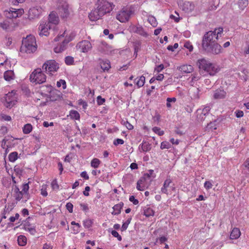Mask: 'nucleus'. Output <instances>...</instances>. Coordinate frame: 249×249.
Returning <instances> with one entry per match:
<instances>
[{
  "instance_id": "15",
  "label": "nucleus",
  "mask_w": 249,
  "mask_h": 249,
  "mask_svg": "<svg viewBox=\"0 0 249 249\" xmlns=\"http://www.w3.org/2000/svg\"><path fill=\"white\" fill-rule=\"evenodd\" d=\"M226 94L223 89H218L214 91L213 98L215 100L223 99L226 98Z\"/></svg>"
},
{
  "instance_id": "29",
  "label": "nucleus",
  "mask_w": 249,
  "mask_h": 249,
  "mask_svg": "<svg viewBox=\"0 0 249 249\" xmlns=\"http://www.w3.org/2000/svg\"><path fill=\"white\" fill-rule=\"evenodd\" d=\"M145 78L143 76H141L138 79L137 78L135 79L136 84L138 88L142 87L145 83Z\"/></svg>"
},
{
  "instance_id": "5",
  "label": "nucleus",
  "mask_w": 249,
  "mask_h": 249,
  "mask_svg": "<svg viewBox=\"0 0 249 249\" xmlns=\"http://www.w3.org/2000/svg\"><path fill=\"white\" fill-rule=\"evenodd\" d=\"M32 83L35 84H42L46 81V76L42 72L41 69L38 68L34 71L30 76Z\"/></svg>"
},
{
  "instance_id": "44",
  "label": "nucleus",
  "mask_w": 249,
  "mask_h": 249,
  "mask_svg": "<svg viewBox=\"0 0 249 249\" xmlns=\"http://www.w3.org/2000/svg\"><path fill=\"white\" fill-rule=\"evenodd\" d=\"M65 63L67 65H71L74 62V59L73 58L70 56H68L66 57L65 60Z\"/></svg>"
},
{
  "instance_id": "27",
  "label": "nucleus",
  "mask_w": 249,
  "mask_h": 249,
  "mask_svg": "<svg viewBox=\"0 0 249 249\" xmlns=\"http://www.w3.org/2000/svg\"><path fill=\"white\" fill-rule=\"evenodd\" d=\"M140 146H141L142 151L145 152L150 151L151 149V144L145 141H143L142 143L140 145L139 148H140Z\"/></svg>"
},
{
  "instance_id": "17",
  "label": "nucleus",
  "mask_w": 249,
  "mask_h": 249,
  "mask_svg": "<svg viewBox=\"0 0 249 249\" xmlns=\"http://www.w3.org/2000/svg\"><path fill=\"white\" fill-rule=\"evenodd\" d=\"M69 41L70 40L64 39L60 45L54 48V52L56 53H60L64 51L66 49L67 45Z\"/></svg>"
},
{
  "instance_id": "32",
  "label": "nucleus",
  "mask_w": 249,
  "mask_h": 249,
  "mask_svg": "<svg viewBox=\"0 0 249 249\" xmlns=\"http://www.w3.org/2000/svg\"><path fill=\"white\" fill-rule=\"evenodd\" d=\"M70 116L72 119L79 120L80 119V114L76 110H71L70 112Z\"/></svg>"
},
{
  "instance_id": "42",
  "label": "nucleus",
  "mask_w": 249,
  "mask_h": 249,
  "mask_svg": "<svg viewBox=\"0 0 249 249\" xmlns=\"http://www.w3.org/2000/svg\"><path fill=\"white\" fill-rule=\"evenodd\" d=\"M153 131L156 133L158 134L159 136H162L164 134V131L161 130L160 128L158 127H154L152 128Z\"/></svg>"
},
{
  "instance_id": "18",
  "label": "nucleus",
  "mask_w": 249,
  "mask_h": 249,
  "mask_svg": "<svg viewBox=\"0 0 249 249\" xmlns=\"http://www.w3.org/2000/svg\"><path fill=\"white\" fill-rule=\"evenodd\" d=\"M177 69L184 73H191L194 71L193 67L190 65H183L178 67Z\"/></svg>"
},
{
  "instance_id": "13",
  "label": "nucleus",
  "mask_w": 249,
  "mask_h": 249,
  "mask_svg": "<svg viewBox=\"0 0 249 249\" xmlns=\"http://www.w3.org/2000/svg\"><path fill=\"white\" fill-rule=\"evenodd\" d=\"M103 16L104 13L102 11L100 12V10L96 6V8L89 14V17L90 20L96 21L101 18Z\"/></svg>"
},
{
  "instance_id": "2",
  "label": "nucleus",
  "mask_w": 249,
  "mask_h": 249,
  "mask_svg": "<svg viewBox=\"0 0 249 249\" xmlns=\"http://www.w3.org/2000/svg\"><path fill=\"white\" fill-rule=\"evenodd\" d=\"M36 39L34 36H28L23 39L20 47V52L27 53H33L36 50Z\"/></svg>"
},
{
  "instance_id": "19",
  "label": "nucleus",
  "mask_w": 249,
  "mask_h": 249,
  "mask_svg": "<svg viewBox=\"0 0 249 249\" xmlns=\"http://www.w3.org/2000/svg\"><path fill=\"white\" fill-rule=\"evenodd\" d=\"M98 50L99 52L107 54L110 52L109 46L105 42H102L98 47Z\"/></svg>"
},
{
  "instance_id": "3",
  "label": "nucleus",
  "mask_w": 249,
  "mask_h": 249,
  "mask_svg": "<svg viewBox=\"0 0 249 249\" xmlns=\"http://www.w3.org/2000/svg\"><path fill=\"white\" fill-rule=\"evenodd\" d=\"M55 8L57 14L63 19H67L70 16V9L69 5L66 0H57Z\"/></svg>"
},
{
  "instance_id": "33",
  "label": "nucleus",
  "mask_w": 249,
  "mask_h": 249,
  "mask_svg": "<svg viewBox=\"0 0 249 249\" xmlns=\"http://www.w3.org/2000/svg\"><path fill=\"white\" fill-rule=\"evenodd\" d=\"M32 125L31 124H26L23 128V132L24 134H29L32 131Z\"/></svg>"
},
{
  "instance_id": "6",
  "label": "nucleus",
  "mask_w": 249,
  "mask_h": 249,
  "mask_svg": "<svg viewBox=\"0 0 249 249\" xmlns=\"http://www.w3.org/2000/svg\"><path fill=\"white\" fill-rule=\"evenodd\" d=\"M95 6L100 10V12L102 11L104 13V15L110 13L113 9V4L106 0H98Z\"/></svg>"
},
{
  "instance_id": "53",
  "label": "nucleus",
  "mask_w": 249,
  "mask_h": 249,
  "mask_svg": "<svg viewBox=\"0 0 249 249\" xmlns=\"http://www.w3.org/2000/svg\"><path fill=\"white\" fill-rule=\"evenodd\" d=\"M92 224V222L89 219H87L84 221V226L85 227L89 228Z\"/></svg>"
},
{
  "instance_id": "12",
  "label": "nucleus",
  "mask_w": 249,
  "mask_h": 249,
  "mask_svg": "<svg viewBox=\"0 0 249 249\" xmlns=\"http://www.w3.org/2000/svg\"><path fill=\"white\" fill-rule=\"evenodd\" d=\"M42 8L40 7H33L31 8L28 12V17L30 19L37 18L42 12Z\"/></svg>"
},
{
  "instance_id": "49",
  "label": "nucleus",
  "mask_w": 249,
  "mask_h": 249,
  "mask_svg": "<svg viewBox=\"0 0 249 249\" xmlns=\"http://www.w3.org/2000/svg\"><path fill=\"white\" fill-rule=\"evenodd\" d=\"M29 187L28 183H26L23 184L22 185V193L24 194H26L29 190Z\"/></svg>"
},
{
  "instance_id": "57",
  "label": "nucleus",
  "mask_w": 249,
  "mask_h": 249,
  "mask_svg": "<svg viewBox=\"0 0 249 249\" xmlns=\"http://www.w3.org/2000/svg\"><path fill=\"white\" fill-rule=\"evenodd\" d=\"M25 0H9L10 2L14 5H18L20 3L23 2Z\"/></svg>"
},
{
  "instance_id": "64",
  "label": "nucleus",
  "mask_w": 249,
  "mask_h": 249,
  "mask_svg": "<svg viewBox=\"0 0 249 249\" xmlns=\"http://www.w3.org/2000/svg\"><path fill=\"white\" fill-rule=\"evenodd\" d=\"M164 68V66L163 64H160L159 66H157L155 68V71H157V72H159L161 71Z\"/></svg>"
},
{
  "instance_id": "43",
  "label": "nucleus",
  "mask_w": 249,
  "mask_h": 249,
  "mask_svg": "<svg viewBox=\"0 0 249 249\" xmlns=\"http://www.w3.org/2000/svg\"><path fill=\"white\" fill-rule=\"evenodd\" d=\"M131 220V218H129L122 225V231H125L127 227H128V225L129 224V223H130V221Z\"/></svg>"
},
{
  "instance_id": "51",
  "label": "nucleus",
  "mask_w": 249,
  "mask_h": 249,
  "mask_svg": "<svg viewBox=\"0 0 249 249\" xmlns=\"http://www.w3.org/2000/svg\"><path fill=\"white\" fill-rule=\"evenodd\" d=\"M51 185L53 190H58L59 189V185L57 184L56 179H54L52 181Z\"/></svg>"
},
{
  "instance_id": "52",
  "label": "nucleus",
  "mask_w": 249,
  "mask_h": 249,
  "mask_svg": "<svg viewBox=\"0 0 249 249\" xmlns=\"http://www.w3.org/2000/svg\"><path fill=\"white\" fill-rule=\"evenodd\" d=\"M23 193L18 192V194H15V197L17 201H19L23 197Z\"/></svg>"
},
{
  "instance_id": "40",
  "label": "nucleus",
  "mask_w": 249,
  "mask_h": 249,
  "mask_svg": "<svg viewBox=\"0 0 249 249\" xmlns=\"http://www.w3.org/2000/svg\"><path fill=\"white\" fill-rule=\"evenodd\" d=\"M150 178V176L148 174H144V176L141 178L138 181V182L143 184L146 179Z\"/></svg>"
},
{
  "instance_id": "39",
  "label": "nucleus",
  "mask_w": 249,
  "mask_h": 249,
  "mask_svg": "<svg viewBox=\"0 0 249 249\" xmlns=\"http://www.w3.org/2000/svg\"><path fill=\"white\" fill-rule=\"evenodd\" d=\"M148 21L153 27H156L157 25V22L156 18L153 17H150L148 18Z\"/></svg>"
},
{
  "instance_id": "28",
  "label": "nucleus",
  "mask_w": 249,
  "mask_h": 249,
  "mask_svg": "<svg viewBox=\"0 0 249 249\" xmlns=\"http://www.w3.org/2000/svg\"><path fill=\"white\" fill-rule=\"evenodd\" d=\"M172 183V180L170 179H167L165 180L164 182V184H163V187H162L161 188V192L163 193H164V194H168V192H167V188L169 187L170 186V184Z\"/></svg>"
},
{
  "instance_id": "63",
  "label": "nucleus",
  "mask_w": 249,
  "mask_h": 249,
  "mask_svg": "<svg viewBox=\"0 0 249 249\" xmlns=\"http://www.w3.org/2000/svg\"><path fill=\"white\" fill-rule=\"evenodd\" d=\"M130 201L132 202L134 205H137L139 203V201L138 199H135L134 196H131L129 197Z\"/></svg>"
},
{
  "instance_id": "60",
  "label": "nucleus",
  "mask_w": 249,
  "mask_h": 249,
  "mask_svg": "<svg viewBox=\"0 0 249 249\" xmlns=\"http://www.w3.org/2000/svg\"><path fill=\"white\" fill-rule=\"evenodd\" d=\"M66 207L67 209L70 213H71L72 212L73 205L72 204V203L70 202L67 203L66 205Z\"/></svg>"
},
{
  "instance_id": "7",
  "label": "nucleus",
  "mask_w": 249,
  "mask_h": 249,
  "mask_svg": "<svg viewBox=\"0 0 249 249\" xmlns=\"http://www.w3.org/2000/svg\"><path fill=\"white\" fill-rule=\"evenodd\" d=\"M17 97L15 96V93L12 91L5 94L4 99L3 101L4 105L7 107L11 108L16 103Z\"/></svg>"
},
{
  "instance_id": "21",
  "label": "nucleus",
  "mask_w": 249,
  "mask_h": 249,
  "mask_svg": "<svg viewBox=\"0 0 249 249\" xmlns=\"http://www.w3.org/2000/svg\"><path fill=\"white\" fill-rule=\"evenodd\" d=\"M100 61V64L101 69L104 71H108L110 68V62L108 60H103L101 59H99Z\"/></svg>"
},
{
  "instance_id": "31",
  "label": "nucleus",
  "mask_w": 249,
  "mask_h": 249,
  "mask_svg": "<svg viewBox=\"0 0 249 249\" xmlns=\"http://www.w3.org/2000/svg\"><path fill=\"white\" fill-rule=\"evenodd\" d=\"M154 211L150 208L147 207L144 209V215L146 217H149L150 216H153L154 215Z\"/></svg>"
},
{
  "instance_id": "62",
  "label": "nucleus",
  "mask_w": 249,
  "mask_h": 249,
  "mask_svg": "<svg viewBox=\"0 0 249 249\" xmlns=\"http://www.w3.org/2000/svg\"><path fill=\"white\" fill-rule=\"evenodd\" d=\"M124 143V141L122 139H117L115 140V141L113 142V144L115 145H117L118 144H123Z\"/></svg>"
},
{
  "instance_id": "47",
  "label": "nucleus",
  "mask_w": 249,
  "mask_h": 249,
  "mask_svg": "<svg viewBox=\"0 0 249 249\" xmlns=\"http://www.w3.org/2000/svg\"><path fill=\"white\" fill-rule=\"evenodd\" d=\"M176 101V98L175 97L173 98H168L167 99V103L166 106L168 107H171V102H175Z\"/></svg>"
},
{
  "instance_id": "10",
  "label": "nucleus",
  "mask_w": 249,
  "mask_h": 249,
  "mask_svg": "<svg viewBox=\"0 0 249 249\" xmlns=\"http://www.w3.org/2000/svg\"><path fill=\"white\" fill-rule=\"evenodd\" d=\"M24 11L23 9H10L9 10H6L4 11L5 16L9 18H17L21 16Z\"/></svg>"
},
{
  "instance_id": "55",
  "label": "nucleus",
  "mask_w": 249,
  "mask_h": 249,
  "mask_svg": "<svg viewBox=\"0 0 249 249\" xmlns=\"http://www.w3.org/2000/svg\"><path fill=\"white\" fill-rule=\"evenodd\" d=\"M7 133V128L6 126H2L0 127V134L5 135Z\"/></svg>"
},
{
  "instance_id": "25",
  "label": "nucleus",
  "mask_w": 249,
  "mask_h": 249,
  "mask_svg": "<svg viewBox=\"0 0 249 249\" xmlns=\"http://www.w3.org/2000/svg\"><path fill=\"white\" fill-rule=\"evenodd\" d=\"M190 93L191 97L194 99H198L199 98V89L198 88H194L190 89Z\"/></svg>"
},
{
  "instance_id": "34",
  "label": "nucleus",
  "mask_w": 249,
  "mask_h": 249,
  "mask_svg": "<svg viewBox=\"0 0 249 249\" xmlns=\"http://www.w3.org/2000/svg\"><path fill=\"white\" fill-rule=\"evenodd\" d=\"M238 5L241 9H244L248 5V0H239Z\"/></svg>"
},
{
  "instance_id": "1",
  "label": "nucleus",
  "mask_w": 249,
  "mask_h": 249,
  "mask_svg": "<svg viewBox=\"0 0 249 249\" xmlns=\"http://www.w3.org/2000/svg\"><path fill=\"white\" fill-rule=\"evenodd\" d=\"M222 28L215 29L205 33L202 37L201 47L202 50L207 53L218 54L221 53L222 47L218 42L219 35L223 32Z\"/></svg>"
},
{
  "instance_id": "22",
  "label": "nucleus",
  "mask_w": 249,
  "mask_h": 249,
  "mask_svg": "<svg viewBox=\"0 0 249 249\" xmlns=\"http://www.w3.org/2000/svg\"><path fill=\"white\" fill-rule=\"evenodd\" d=\"M124 206V203L122 202H121L119 204L115 205L113 209L114 211L112 213V214L114 215H118L121 213V209H122Z\"/></svg>"
},
{
  "instance_id": "35",
  "label": "nucleus",
  "mask_w": 249,
  "mask_h": 249,
  "mask_svg": "<svg viewBox=\"0 0 249 249\" xmlns=\"http://www.w3.org/2000/svg\"><path fill=\"white\" fill-rule=\"evenodd\" d=\"M18 153L17 152H13L10 153L9 155V160L11 162H14L18 159Z\"/></svg>"
},
{
  "instance_id": "59",
  "label": "nucleus",
  "mask_w": 249,
  "mask_h": 249,
  "mask_svg": "<svg viewBox=\"0 0 249 249\" xmlns=\"http://www.w3.org/2000/svg\"><path fill=\"white\" fill-rule=\"evenodd\" d=\"M105 102V99L104 98H102L101 96H98L97 98V102L99 105H101L103 104V103Z\"/></svg>"
},
{
  "instance_id": "48",
  "label": "nucleus",
  "mask_w": 249,
  "mask_h": 249,
  "mask_svg": "<svg viewBox=\"0 0 249 249\" xmlns=\"http://www.w3.org/2000/svg\"><path fill=\"white\" fill-rule=\"evenodd\" d=\"M111 234H112V235L114 237H117L119 241H121L122 240V237H121V236L118 233V232L117 231H116L112 230L111 231Z\"/></svg>"
},
{
  "instance_id": "14",
  "label": "nucleus",
  "mask_w": 249,
  "mask_h": 249,
  "mask_svg": "<svg viewBox=\"0 0 249 249\" xmlns=\"http://www.w3.org/2000/svg\"><path fill=\"white\" fill-rule=\"evenodd\" d=\"M41 90L42 91H45V92H49V93H51V94L50 95V96H51L50 97V99L52 101L56 100H57V99L58 98L60 97L59 95L57 94H56L54 95V94H55L54 92H53L52 93L53 88L50 85L43 86H42L41 87Z\"/></svg>"
},
{
  "instance_id": "26",
  "label": "nucleus",
  "mask_w": 249,
  "mask_h": 249,
  "mask_svg": "<svg viewBox=\"0 0 249 249\" xmlns=\"http://www.w3.org/2000/svg\"><path fill=\"white\" fill-rule=\"evenodd\" d=\"M4 78L5 80L10 81L14 78V73L12 71H7L4 73Z\"/></svg>"
},
{
  "instance_id": "20",
  "label": "nucleus",
  "mask_w": 249,
  "mask_h": 249,
  "mask_svg": "<svg viewBox=\"0 0 249 249\" xmlns=\"http://www.w3.org/2000/svg\"><path fill=\"white\" fill-rule=\"evenodd\" d=\"M49 24L53 23V24H57L59 22V18L55 12H52L49 15Z\"/></svg>"
},
{
  "instance_id": "50",
  "label": "nucleus",
  "mask_w": 249,
  "mask_h": 249,
  "mask_svg": "<svg viewBox=\"0 0 249 249\" xmlns=\"http://www.w3.org/2000/svg\"><path fill=\"white\" fill-rule=\"evenodd\" d=\"M47 186L46 185H43L41 189V194L44 196H46L48 195V193L46 191Z\"/></svg>"
},
{
  "instance_id": "38",
  "label": "nucleus",
  "mask_w": 249,
  "mask_h": 249,
  "mask_svg": "<svg viewBox=\"0 0 249 249\" xmlns=\"http://www.w3.org/2000/svg\"><path fill=\"white\" fill-rule=\"evenodd\" d=\"M24 229L28 231L32 235H35L36 233V230L35 228H30L29 225H25Z\"/></svg>"
},
{
  "instance_id": "4",
  "label": "nucleus",
  "mask_w": 249,
  "mask_h": 249,
  "mask_svg": "<svg viewBox=\"0 0 249 249\" xmlns=\"http://www.w3.org/2000/svg\"><path fill=\"white\" fill-rule=\"evenodd\" d=\"M197 65L200 69L208 72L210 75H214L218 71V70L214 65L204 58L197 60Z\"/></svg>"
},
{
  "instance_id": "24",
  "label": "nucleus",
  "mask_w": 249,
  "mask_h": 249,
  "mask_svg": "<svg viewBox=\"0 0 249 249\" xmlns=\"http://www.w3.org/2000/svg\"><path fill=\"white\" fill-rule=\"evenodd\" d=\"M133 30L134 32L139 34L143 36H147V34L144 31L143 28L142 26L139 27H133Z\"/></svg>"
},
{
  "instance_id": "45",
  "label": "nucleus",
  "mask_w": 249,
  "mask_h": 249,
  "mask_svg": "<svg viewBox=\"0 0 249 249\" xmlns=\"http://www.w3.org/2000/svg\"><path fill=\"white\" fill-rule=\"evenodd\" d=\"M140 45L141 42L139 41H137L133 42V46L135 51V53H137L140 49Z\"/></svg>"
},
{
  "instance_id": "37",
  "label": "nucleus",
  "mask_w": 249,
  "mask_h": 249,
  "mask_svg": "<svg viewBox=\"0 0 249 249\" xmlns=\"http://www.w3.org/2000/svg\"><path fill=\"white\" fill-rule=\"evenodd\" d=\"M0 27L3 30H7L9 27V22L7 20H5L2 22H0Z\"/></svg>"
},
{
  "instance_id": "58",
  "label": "nucleus",
  "mask_w": 249,
  "mask_h": 249,
  "mask_svg": "<svg viewBox=\"0 0 249 249\" xmlns=\"http://www.w3.org/2000/svg\"><path fill=\"white\" fill-rule=\"evenodd\" d=\"M207 128L208 129H215L216 127H215V124L214 123L211 122L208 124Z\"/></svg>"
},
{
  "instance_id": "36",
  "label": "nucleus",
  "mask_w": 249,
  "mask_h": 249,
  "mask_svg": "<svg viewBox=\"0 0 249 249\" xmlns=\"http://www.w3.org/2000/svg\"><path fill=\"white\" fill-rule=\"evenodd\" d=\"M100 162L99 159L94 158L91 161V166L94 168H96L99 166Z\"/></svg>"
},
{
  "instance_id": "54",
  "label": "nucleus",
  "mask_w": 249,
  "mask_h": 249,
  "mask_svg": "<svg viewBox=\"0 0 249 249\" xmlns=\"http://www.w3.org/2000/svg\"><path fill=\"white\" fill-rule=\"evenodd\" d=\"M185 4L187 6L188 9L190 11H193L195 8V5L193 3L187 2L185 3Z\"/></svg>"
},
{
  "instance_id": "41",
  "label": "nucleus",
  "mask_w": 249,
  "mask_h": 249,
  "mask_svg": "<svg viewBox=\"0 0 249 249\" xmlns=\"http://www.w3.org/2000/svg\"><path fill=\"white\" fill-rule=\"evenodd\" d=\"M171 147V144L169 142H163L161 143L160 144V148L161 149H169Z\"/></svg>"
},
{
  "instance_id": "56",
  "label": "nucleus",
  "mask_w": 249,
  "mask_h": 249,
  "mask_svg": "<svg viewBox=\"0 0 249 249\" xmlns=\"http://www.w3.org/2000/svg\"><path fill=\"white\" fill-rule=\"evenodd\" d=\"M213 187V184L210 181H207L204 183V187L206 190H209Z\"/></svg>"
},
{
  "instance_id": "46",
  "label": "nucleus",
  "mask_w": 249,
  "mask_h": 249,
  "mask_svg": "<svg viewBox=\"0 0 249 249\" xmlns=\"http://www.w3.org/2000/svg\"><path fill=\"white\" fill-rule=\"evenodd\" d=\"M56 85L58 88L60 87L62 85L63 89H65L66 88V83L64 80H60L57 82Z\"/></svg>"
},
{
  "instance_id": "11",
  "label": "nucleus",
  "mask_w": 249,
  "mask_h": 249,
  "mask_svg": "<svg viewBox=\"0 0 249 249\" xmlns=\"http://www.w3.org/2000/svg\"><path fill=\"white\" fill-rule=\"evenodd\" d=\"M77 49L79 50L81 52L87 53L91 50L92 48L91 43L86 40L79 42L76 46Z\"/></svg>"
},
{
  "instance_id": "61",
  "label": "nucleus",
  "mask_w": 249,
  "mask_h": 249,
  "mask_svg": "<svg viewBox=\"0 0 249 249\" xmlns=\"http://www.w3.org/2000/svg\"><path fill=\"white\" fill-rule=\"evenodd\" d=\"M184 47L188 49L189 51L190 52H191L193 49V46L191 44V43L189 42H187L185 43Z\"/></svg>"
},
{
  "instance_id": "16",
  "label": "nucleus",
  "mask_w": 249,
  "mask_h": 249,
  "mask_svg": "<svg viewBox=\"0 0 249 249\" xmlns=\"http://www.w3.org/2000/svg\"><path fill=\"white\" fill-rule=\"evenodd\" d=\"M50 28L49 23L45 24H41L39 26V30L40 31L39 33V35L47 36L49 34L48 29H50Z\"/></svg>"
},
{
  "instance_id": "9",
  "label": "nucleus",
  "mask_w": 249,
  "mask_h": 249,
  "mask_svg": "<svg viewBox=\"0 0 249 249\" xmlns=\"http://www.w3.org/2000/svg\"><path fill=\"white\" fill-rule=\"evenodd\" d=\"M58 68V63L54 60L47 61L42 66L43 70H45L46 71L48 70L50 72L56 71Z\"/></svg>"
},
{
  "instance_id": "8",
  "label": "nucleus",
  "mask_w": 249,
  "mask_h": 249,
  "mask_svg": "<svg viewBox=\"0 0 249 249\" xmlns=\"http://www.w3.org/2000/svg\"><path fill=\"white\" fill-rule=\"evenodd\" d=\"M132 12L128 8H123L117 15L116 18L121 22L128 21Z\"/></svg>"
},
{
  "instance_id": "30",
  "label": "nucleus",
  "mask_w": 249,
  "mask_h": 249,
  "mask_svg": "<svg viewBox=\"0 0 249 249\" xmlns=\"http://www.w3.org/2000/svg\"><path fill=\"white\" fill-rule=\"evenodd\" d=\"M18 242L19 246H24L26 244L27 238L24 235H19L18 238Z\"/></svg>"
},
{
  "instance_id": "23",
  "label": "nucleus",
  "mask_w": 249,
  "mask_h": 249,
  "mask_svg": "<svg viewBox=\"0 0 249 249\" xmlns=\"http://www.w3.org/2000/svg\"><path fill=\"white\" fill-rule=\"evenodd\" d=\"M240 234L241 233L239 229L237 228H234L231 233L230 238L231 239H236L240 237Z\"/></svg>"
}]
</instances>
